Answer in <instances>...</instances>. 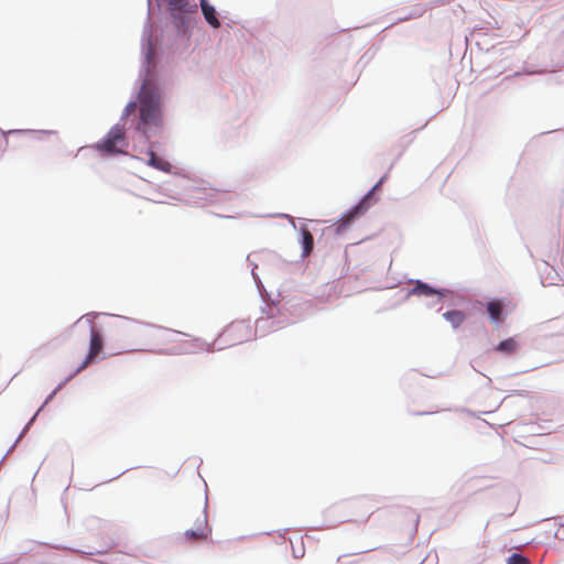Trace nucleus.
Instances as JSON below:
<instances>
[{
	"label": "nucleus",
	"mask_w": 564,
	"mask_h": 564,
	"mask_svg": "<svg viewBox=\"0 0 564 564\" xmlns=\"http://www.w3.org/2000/svg\"><path fill=\"white\" fill-rule=\"evenodd\" d=\"M134 332L153 340L155 346L160 347L159 350L164 354H192L198 350H208L204 340L176 330L134 324Z\"/></svg>",
	"instance_id": "1"
},
{
	"label": "nucleus",
	"mask_w": 564,
	"mask_h": 564,
	"mask_svg": "<svg viewBox=\"0 0 564 564\" xmlns=\"http://www.w3.org/2000/svg\"><path fill=\"white\" fill-rule=\"evenodd\" d=\"M140 124L138 129L148 137L149 127H160L162 123L161 96L155 86L145 82L139 94Z\"/></svg>",
	"instance_id": "2"
},
{
	"label": "nucleus",
	"mask_w": 564,
	"mask_h": 564,
	"mask_svg": "<svg viewBox=\"0 0 564 564\" xmlns=\"http://www.w3.org/2000/svg\"><path fill=\"white\" fill-rule=\"evenodd\" d=\"M127 147L126 129L121 124H115L106 137L95 144L97 151L106 155L123 153Z\"/></svg>",
	"instance_id": "3"
},
{
	"label": "nucleus",
	"mask_w": 564,
	"mask_h": 564,
	"mask_svg": "<svg viewBox=\"0 0 564 564\" xmlns=\"http://www.w3.org/2000/svg\"><path fill=\"white\" fill-rule=\"evenodd\" d=\"M169 9L177 25L185 32L192 22V15L197 12L194 0H167Z\"/></svg>",
	"instance_id": "4"
},
{
	"label": "nucleus",
	"mask_w": 564,
	"mask_h": 564,
	"mask_svg": "<svg viewBox=\"0 0 564 564\" xmlns=\"http://www.w3.org/2000/svg\"><path fill=\"white\" fill-rule=\"evenodd\" d=\"M250 335L251 327L248 323L234 322L226 327L220 337L225 341L231 345H236L247 340L250 337Z\"/></svg>",
	"instance_id": "5"
},
{
	"label": "nucleus",
	"mask_w": 564,
	"mask_h": 564,
	"mask_svg": "<svg viewBox=\"0 0 564 564\" xmlns=\"http://www.w3.org/2000/svg\"><path fill=\"white\" fill-rule=\"evenodd\" d=\"M104 347V341L101 334L95 328L93 325L90 328V343H89V351L84 359V361L76 368V372H80L89 364L94 361V359L101 352Z\"/></svg>",
	"instance_id": "6"
},
{
	"label": "nucleus",
	"mask_w": 564,
	"mask_h": 564,
	"mask_svg": "<svg viewBox=\"0 0 564 564\" xmlns=\"http://www.w3.org/2000/svg\"><path fill=\"white\" fill-rule=\"evenodd\" d=\"M208 529H207V518L205 514H203L198 521L195 529L186 530L184 532V536L189 541H197L202 539H206L208 535Z\"/></svg>",
	"instance_id": "7"
},
{
	"label": "nucleus",
	"mask_w": 564,
	"mask_h": 564,
	"mask_svg": "<svg viewBox=\"0 0 564 564\" xmlns=\"http://www.w3.org/2000/svg\"><path fill=\"white\" fill-rule=\"evenodd\" d=\"M200 9L203 12V15L206 20V22L213 28V29H219L220 28V21L217 18L216 9L213 4L208 2V0H200L199 1Z\"/></svg>",
	"instance_id": "8"
},
{
	"label": "nucleus",
	"mask_w": 564,
	"mask_h": 564,
	"mask_svg": "<svg viewBox=\"0 0 564 564\" xmlns=\"http://www.w3.org/2000/svg\"><path fill=\"white\" fill-rule=\"evenodd\" d=\"M503 306L505 304L500 300H492L486 304L487 312L492 323L499 324L503 322Z\"/></svg>",
	"instance_id": "9"
},
{
	"label": "nucleus",
	"mask_w": 564,
	"mask_h": 564,
	"mask_svg": "<svg viewBox=\"0 0 564 564\" xmlns=\"http://www.w3.org/2000/svg\"><path fill=\"white\" fill-rule=\"evenodd\" d=\"M148 154H149L148 165H150L159 171L165 172V173H169L171 171L172 165L170 162L158 156L152 150H150L148 152Z\"/></svg>",
	"instance_id": "10"
},
{
	"label": "nucleus",
	"mask_w": 564,
	"mask_h": 564,
	"mask_svg": "<svg viewBox=\"0 0 564 564\" xmlns=\"http://www.w3.org/2000/svg\"><path fill=\"white\" fill-rule=\"evenodd\" d=\"M517 349H518V343L514 338H511V337L500 341L495 347L496 351L502 352L505 355H511V354L516 352Z\"/></svg>",
	"instance_id": "11"
},
{
	"label": "nucleus",
	"mask_w": 564,
	"mask_h": 564,
	"mask_svg": "<svg viewBox=\"0 0 564 564\" xmlns=\"http://www.w3.org/2000/svg\"><path fill=\"white\" fill-rule=\"evenodd\" d=\"M443 316L453 325L454 328L462 325L466 318L465 314L460 311H449L444 313Z\"/></svg>",
	"instance_id": "12"
},
{
	"label": "nucleus",
	"mask_w": 564,
	"mask_h": 564,
	"mask_svg": "<svg viewBox=\"0 0 564 564\" xmlns=\"http://www.w3.org/2000/svg\"><path fill=\"white\" fill-rule=\"evenodd\" d=\"M302 246H303V256L307 257L314 247V239L310 230L303 229L302 230Z\"/></svg>",
	"instance_id": "13"
},
{
	"label": "nucleus",
	"mask_w": 564,
	"mask_h": 564,
	"mask_svg": "<svg viewBox=\"0 0 564 564\" xmlns=\"http://www.w3.org/2000/svg\"><path fill=\"white\" fill-rule=\"evenodd\" d=\"M436 291L433 290L431 286H429L425 283L417 282L416 285L412 289L411 294H417V295H433Z\"/></svg>",
	"instance_id": "14"
},
{
	"label": "nucleus",
	"mask_w": 564,
	"mask_h": 564,
	"mask_svg": "<svg viewBox=\"0 0 564 564\" xmlns=\"http://www.w3.org/2000/svg\"><path fill=\"white\" fill-rule=\"evenodd\" d=\"M507 564H530V561L521 554L513 553L508 557Z\"/></svg>",
	"instance_id": "15"
},
{
	"label": "nucleus",
	"mask_w": 564,
	"mask_h": 564,
	"mask_svg": "<svg viewBox=\"0 0 564 564\" xmlns=\"http://www.w3.org/2000/svg\"><path fill=\"white\" fill-rule=\"evenodd\" d=\"M137 109V104L134 101L129 102L123 111V117L130 116L132 112H134Z\"/></svg>",
	"instance_id": "16"
},
{
	"label": "nucleus",
	"mask_w": 564,
	"mask_h": 564,
	"mask_svg": "<svg viewBox=\"0 0 564 564\" xmlns=\"http://www.w3.org/2000/svg\"><path fill=\"white\" fill-rule=\"evenodd\" d=\"M382 178L372 187V189L366 195V197L364 198L362 203H365L370 196L371 194L377 191L378 188H380L381 184H382Z\"/></svg>",
	"instance_id": "17"
}]
</instances>
